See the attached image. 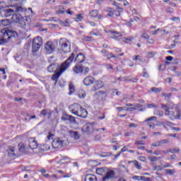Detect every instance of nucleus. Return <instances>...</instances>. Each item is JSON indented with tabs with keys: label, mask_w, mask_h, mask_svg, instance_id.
I'll use <instances>...</instances> for the list:
<instances>
[{
	"label": "nucleus",
	"mask_w": 181,
	"mask_h": 181,
	"mask_svg": "<svg viewBox=\"0 0 181 181\" xmlns=\"http://www.w3.org/2000/svg\"><path fill=\"white\" fill-rule=\"evenodd\" d=\"M74 57H76V53L72 52L70 57L61 64L59 70L56 71L55 74L52 76V80L53 81H57L60 76H62V74L71 66V63L74 61Z\"/></svg>",
	"instance_id": "nucleus-1"
},
{
	"label": "nucleus",
	"mask_w": 181,
	"mask_h": 181,
	"mask_svg": "<svg viewBox=\"0 0 181 181\" xmlns=\"http://www.w3.org/2000/svg\"><path fill=\"white\" fill-rule=\"evenodd\" d=\"M23 11H26V8L22 6H18L13 8L1 9L0 11V16L2 18H9V16H12L15 12H23Z\"/></svg>",
	"instance_id": "nucleus-2"
},
{
	"label": "nucleus",
	"mask_w": 181,
	"mask_h": 181,
	"mask_svg": "<svg viewBox=\"0 0 181 181\" xmlns=\"http://www.w3.org/2000/svg\"><path fill=\"white\" fill-rule=\"evenodd\" d=\"M97 175L105 176L103 177V181L110 180L115 176V172L114 170H109L108 168H99L96 169Z\"/></svg>",
	"instance_id": "nucleus-3"
},
{
	"label": "nucleus",
	"mask_w": 181,
	"mask_h": 181,
	"mask_svg": "<svg viewBox=\"0 0 181 181\" xmlns=\"http://www.w3.org/2000/svg\"><path fill=\"white\" fill-rule=\"evenodd\" d=\"M11 19L13 22H15V23H19L21 28L25 30V32L29 31V24L26 23V22L23 21V18H22V16H21V14L13 13L11 17Z\"/></svg>",
	"instance_id": "nucleus-4"
},
{
	"label": "nucleus",
	"mask_w": 181,
	"mask_h": 181,
	"mask_svg": "<svg viewBox=\"0 0 181 181\" xmlns=\"http://www.w3.org/2000/svg\"><path fill=\"white\" fill-rule=\"evenodd\" d=\"M175 107L173 103H170V106L161 104V108L165 111V115L169 117L170 119H177V115H175V112L170 111Z\"/></svg>",
	"instance_id": "nucleus-5"
},
{
	"label": "nucleus",
	"mask_w": 181,
	"mask_h": 181,
	"mask_svg": "<svg viewBox=\"0 0 181 181\" xmlns=\"http://www.w3.org/2000/svg\"><path fill=\"white\" fill-rule=\"evenodd\" d=\"M59 46H60L61 50L64 52V53H69L71 47V45L70 44V42L65 38H61L59 40Z\"/></svg>",
	"instance_id": "nucleus-6"
},
{
	"label": "nucleus",
	"mask_w": 181,
	"mask_h": 181,
	"mask_svg": "<svg viewBox=\"0 0 181 181\" xmlns=\"http://www.w3.org/2000/svg\"><path fill=\"white\" fill-rule=\"evenodd\" d=\"M43 45V40H42L41 37H36L33 39V52L36 53V52L39 51L40 47Z\"/></svg>",
	"instance_id": "nucleus-7"
},
{
	"label": "nucleus",
	"mask_w": 181,
	"mask_h": 181,
	"mask_svg": "<svg viewBox=\"0 0 181 181\" xmlns=\"http://www.w3.org/2000/svg\"><path fill=\"white\" fill-rule=\"evenodd\" d=\"M94 122L87 123L82 127V132L85 134V135H90L92 132H94Z\"/></svg>",
	"instance_id": "nucleus-8"
},
{
	"label": "nucleus",
	"mask_w": 181,
	"mask_h": 181,
	"mask_svg": "<svg viewBox=\"0 0 181 181\" xmlns=\"http://www.w3.org/2000/svg\"><path fill=\"white\" fill-rule=\"evenodd\" d=\"M64 145V140L62 138H56L52 141V148L54 149H60V148H63Z\"/></svg>",
	"instance_id": "nucleus-9"
},
{
	"label": "nucleus",
	"mask_w": 181,
	"mask_h": 181,
	"mask_svg": "<svg viewBox=\"0 0 181 181\" xmlns=\"http://www.w3.org/2000/svg\"><path fill=\"white\" fill-rule=\"evenodd\" d=\"M1 33H2L4 37H7L8 39H11V37H13L16 35L15 31L6 28L1 30Z\"/></svg>",
	"instance_id": "nucleus-10"
},
{
	"label": "nucleus",
	"mask_w": 181,
	"mask_h": 181,
	"mask_svg": "<svg viewBox=\"0 0 181 181\" xmlns=\"http://www.w3.org/2000/svg\"><path fill=\"white\" fill-rule=\"evenodd\" d=\"M107 33L110 35L111 39L115 40H121L122 35L119 32L115 31L114 30H109Z\"/></svg>",
	"instance_id": "nucleus-11"
},
{
	"label": "nucleus",
	"mask_w": 181,
	"mask_h": 181,
	"mask_svg": "<svg viewBox=\"0 0 181 181\" xmlns=\"http://www.w3.org/2000/svg\"><path fill=\"white\" fill-rule=\"evenodd\" d=\"M95 81V78H94V77H93L91 76H86L83 80V83L84 86H93V84H94Z\"/></svg>",
	"instance_id": "nucleus-12"
},
{
	"label": "nucleus",
	"mask_w": 181,
	"mask_h": 181,
	"mask_svg": "<svg viewBox=\"0 0 181 181\" xmlns=\"http://www.w3.org/2000/svg\"><path fill=\"white\" fill-rule=\"evenodd\" d=\"M80 108H81V105L78 103H74V105L69 106V111L76 115V114H78V110Z\"/></svg>",
	"instance_id": "nucleus-13"
},
{
	"label": "nucleus",
	"mask_w": 181,
	"mask_h": 181,
	"mask_svg": "<svg viewBox=\"0 0 181 181\" xmlns=\"http://www.w3.org/2000/svg\"><path fill=\"white\" fill-rule=\"evenodd\" d=\"M45 48L48 54H52V53L54 52L55 47L54 45H53V43H52L51 42H47L45 45Z\"/></svg>",
	"instance_id": "nucleus-14"
},
{
	"label": "nucleus",
	"mask_w": 181,
	"mask_h": 181,
	"mask_svg": "<svg viewBox=\"0 0 181 181\" xmlns=\"http://www.w3.org/2000/svg\"><path fill=\"white\" fill-rule=\"evenodd\" d=\"M27 144L30 149H36L37 148V142L33 138L29 139Z\"/></svg>",
	"instance_id": "nucleus-15"
},
{
	"label": "nucleus",
	"mask_w": 181,
	"mask_h": 181,
	"mask_svg": "<svg viewBox=\"0 0 181 181\" xmlns=\"http://www.w3.org/2000/svg\"><path fill=\"white\" fill-rule=\"evenodd\" d=\"M75 115H77V117H81V118H87L88 112L86 109L81 106V108L78 110V114H76Z\"/></svg>",
	"instance_id": "nucleus-16"
},
{
	"label": "nucleus",
	"mask_w": 181,
	"mask_h": 181,
	"mask_svg": "<svg viewBox=\"0 0 181 181\" xmlns=\"http://www.w3.org/2000/svg\"><path fill=\"white\" fill-rule=\"evenodd\" d=\"M165 144H169V139H163L160 140L156 143H153L151 144V146L158 148L159 146H162V145H165Z\"/></svg>",
	"instance_id": "nucleus-17"
},
{
	"label": "nucleus",
	"mask_w": 181,
	"mask_h": 181,
	"mask_svg": "<svg viewBox=\"0 0 181 181\" xmlns=\"http://www.w3.org/2000/svg\"><path fill=\"white\" fill-rule=\"evenodd\" d=\"M104 85L103 84L102 81L100 80H98L96 81H95V84L92 88L93 91H97V90H100V88H102V87Z\"/></svg>",
	"instance_id": "nucleus-18"
},
{
	"label": "nucleus",
	"mask_w": 181,
	"mask_h": 181,
	"mask_svg": "<svg viewBox=\"0 0 181 181\" xmlns=\"http://www.w3.org/2000/svg\"><path fill=\"white\" fill-rule=\"evenodd\" d=\"M83 70H84V66L77 64L73 68V71L75 74H80V73H83Z\"/></svg>",
	"instance_id": "nucleus-19"
},
{
	"label": "nucleus",
	"mask_w": 181,
	"mask_h": 181,
	"mask_svg": "<svg viewBox=\"0 0 181 181\" xmlns=\"http://www.w3.org/2000/svg\"><path fill=\"white\" fill-rule=\"evenodd\" d=\"M84 60H86V57L81 53L78 54L75 58V62L77 63H83Z\"/></svg>",
	"instance_id": "nucleus-20"
},
{
	"label": "nucleus",
	"mask_w": 181,
	"mask_h": 181,
	"mask_svg": "<svg viewBox=\"0 0 181 181\" xmlns=\"http://www.w3.org/2000/svg\"><path fill=\"white\" fill-rule=\"evenodd\" d=\"M85 181H97V177L94 175H87L85 177Z\"/></svg>",
	"instance_id": "nucleus-21"
},
{
	"label": "nucleus",
	"mask_w": 181,
	"mask_h": 181,
	"mask_svg": "<svg viewBox=\"0 0 181 181\" xmlns=\"http://www.w3.org/2000/svg\"><path fill=\"white\" fill-rule=\"evenodd\" d=\"M70 136L71 138H74L76 140L80 139V134L77 132H74L73 130L69 131Z\"/></svg>",
	"instance_id": "nucleus-22"
},
{
	"label": "nucleus",
	"mask_w": 181,
	"mask_h": 181,
	"mask_svg": "<svg viewBox=\"0 0 181 181\" xmlns=\"http://www.w3.org/2000/svg\"><path fill=\"white\" fill-rule=\"evenodd\" d=\"M118 56L119 55H114L112 53L106 54L104 55V57H107V59H115V61L118 60Z\"/></svg>",
	"instance_id": "nucleus-23"
},
{
	"label": "nucleus",
	"mask_w": 181,
	"mask_h": 181,
	"mask_svg": "<svg viewBox=\"0 0 181 181\" xmlns=\"http://www.w3.org/2000/svg\"><path fill=\"white\" fill-rule=\"evenodd\" d=\"M8 153L10 158H13L15 156V147H9Z\"/></svg>",
	"instance_id": "nucleus-24"
},
{
	"label": "nucleus",
	"mask_w": 181,
	"mask_h": 181,
	"mask_svg": "<svg viewBox=\"0 0 181 181\" xmlns=\"http://www.w3.org/2000/svg\"><path fill=\"white\" fill-rule=\"evenodd\" d=\"M8 25H11V21L9 19L2 20L0 22V26H8Z\"/></svg>",
	"instance_id": "nucleus-25"
},
{
	"label": "nucleus",
	"mask_w": 181,
	"mask_h": 181,
	"mask_svg": "<svg viewBox=\"0 0 181 181\" xmlns=\"http://www.w3.org/2000/svg\"><path fill=\"white\" fill-rule=\"evenodd\" d=\"M160 125H163L165 128L167 127H173V123L169 122V121H164L160 122Z\"/></svg>",
	"instance_id": "nucleus-26"
},
{
	"label": "nucleus",
	"mask_w": 181,
	"mask_h": 181,
	"mask_svg": "<svg viewBox=\"0 0 181 181\" xmlns=\"http://www.w3.org/2000/svg\"><path fill=\"white\" fill-rule=\"evenodd\" d=\"M162 97H165V101H169V98H172V93H163Z\"/></svg>",
	"instance_id": "nucleus-27"
},
{
	"label": "nucleus",
	"mask_w": 181,
	"mask_h": 181,
	"mask_svg": "<svg viewBox=\"0 0 181 181\" xmlns=\"http://www.w3.org/2000/svg\"><path fill=\"white\" fill-rule=\"evenodd\" d=\"M56 65L54 64H51L47 69V71L49 73H53L54 71V68Z\"/></svg>",
	"instance_id": "nucleus-28"
},
{
	"label": "nucleus",
	"mask_w": 181,
	"mask_h": 181,
	"mask_svg": "<svg viewBox=\"0 0 181 181\" xmlns=\"http://www.w3.org/2000/svg\"><path fill=\"white\" fill-rule=\"evenodd\" d=\"M151 91L152 93H156V94H158V93H160V91H162V88L153 87L151 88Z\"/></svg>",
	"instance_id": "nucleus-29"
},
{
	"label": "nucleus",
	"mask_w": 181,
	"mask_h": 181,
	"mask_svg": "<svg viewBox=\"0 0 181 181\" xmlns=\"http://www.w3.org/2000/svg\"><path fill=\"white\" fill-rule=\"evenodd\" d=\"M75 89H74V85H73V83H69V95H71V94H73V93H74Z\"/></svg>",
	"instance_id": "nucleus-30"
},
{
	"label": "nucleus",
	"mask_w": 181,
	"mask_h": 181,
	"mask_svg": "<svg viewBox=\"0 0 181 181\" xmlns=\"http://www.w3.org/2000/svg\"><path fill=\"white\" fill-rule=\"evenodd\" d=\"M86 95L87 94H86V92L83 90H80L78 94L79 98H86Z\"/></svg>",
	"instance_id": "nucleus-31"
},
{
	"label": "nucleus",
	"mask_w": 181,
	"mask_h": 181,
	"mask_svg": "<svg viewBox=\"0 0 181 181\" xmlns=\"http://www.w3.org/2000/svg\"><path fill=\"white\" fill-rule=\"evenodd\" d=\"M156 54H157L156 52H148L147 53V57L148 59H152V57H155Z\"/></svg>",
	"instance_id": "nucleus-32"
},
{
	"label": "nucleus",
	"mask_w": 181,
	"mask_h": 181,
	"mask_svg": "<svg viewBox=\"0 0 181 181\" xmlns=\"http://www.w3.org/2000/svg\"><path fill=\"white\" fill-rule=\"evenodd\" d=\"M90 15L92 18H97V16H98V11L93 10L90 11Z\"/></svg>",
	"instance_id": "nucleus-33"
},
{
	"label": "nucleus",
	"mask_w": 181,
	"mask_h": 181,
	"mask_svg": "<svg viewBox=\"0 0 181 181\" xmlns=\"http://www.w3.org/2000/svg\"><path fill=\"white\" fill-rule=\"evenodd\" d=\"M165 172L167 173V175H174V173H176V170L165 169Z\"/></svg>",
	"instance_id": "nucleus-34"
},
{
	"label": "nucleus",
	"mask_w": 181,
	"mask_h": 181,
	"mask_svg": "<svg viewBox=\"0 0 181 181\" xmlns=\"http://www.w3.org/2000/svg\"><path fill=\"white\" fill-rule=\"evenodd\" d=\"M118 9H119L118 11H113L114 12V18H115V16L116 17L119 16L121 15V12H122V11H123L122 8H119V7H118Z\"/></svg>",
	"instance_id": "nucleus-35"
},
{
	"label": "nucleus",
	"mask_w": 181,
	"mask_h": 181,
	"mask_svg": "<svg viewBox=\"0 0 181 181\" xmlns=\"http://www.w3.org/2000/svg\"><path fill=\"white\" fill-rule=\"evenodd\" d=\"M178 152H180V149L177 147H175L174 148H170V153H177Z\"/></svg>",
	"instance_id": "nucleus-36"
},
{
	"label": "nucleus",
	"mask_w": 181,
	"mask_h": 181,
	"mask_svg": "<svg viewBox=\"0 0 181 181\" xmlns=\"http://www.w3.org/2000/svg\"><path fill=\"white\" fill-rule=\"evenodd\" d=\"M71 115H63L62 117H61L62 121H69Z\"/></svg>",
	"instance_id": "nucleus-37"
},
{
	"label": "nucleus",
	"mask_w": 181,
	"mask_h": 181,
	"mask_svg": "<svg viewBox=\"0 0 181 181\" xmlns=\"http://www.w3.org/2000/svg\"><path fill=\"white\" fill-rule=\"evenodd\" d=\"M109 13H107V16H108V18H114V11H112V9L110 8L108 10Z\"/></svg>",
	"instance_id": "nucleus-38"
},
{
	"label": "nucleus",
	"mask_w": 181,
	"mask_h": 181,
	"mask_svg": "<svg viewBox=\"0 0 181 181\" xmlns=\"http://www.w3.org/2000/svg\"><path fill=\"white\" fill-rule=\"evenodd\" d=\"M149 160H151V162H156V160H159L160 158L159 157H148Z\"/></svg>",
	"instance_id": "nucleus-39"
},
{
	"label": "nucleus",
	"mask_w": 181,
	"mask_h": 181,
	"mask_svg": "<svg viewBox=\"0 0 181 181\" xmlns=\"http://www.w3.org/2000/svg\"><path fill=\"white\" fill-rule=\"evenodd\" d=\"M83 73L85 76H87L90 73V69L88 67H83Z\"/></svg>",
	"instance_id": "nucleus-40"
},
{
	"label": "nucleus",
	"mask_w": 181,
	"mask_h": 181,
	"mask_svg": "<svg viewBox=\"0 0 181 181\" xmlns=\"http://www.w3.org/2000/svg\"><path fill=\"white\" fill-rule=\"evenodd\" d=\"M42 149H43V151H49L50 146L48 144H44V145H42Z\"/></svg>",
	"instance_id": "nucleus-41"
},
{
	"label": "nucleus",
	"mask_w": 181,
	"mask_h": 181,
	"mask_svg": "<svg viewBox=\"0 0 181 181\" xmlns=\"http://www.w3.org/2000/svg\"><path fill=\"white\" fill-rule=\"evenodd\" d=\"M51 139H53V134L49 132V134L47 136L46 141L47 142L48 141H50Z\"/></svg>",
	"instance_id": "nucleus-42"
},
{
	"label": "nucleus",
	"mask_w": 181,
	"mask_h": 181,
	"mask_svg": "<svg viewBox=\"0 0 181 181\" xmlns=\"http://www.w3.org/2000/svg\"><path fill=\"white\" fill-rule=\"evenodd\" d=\"M69 121H70V122H71V124H76V118H74V117L73 116H69Z\"/></svg>",
	"instance_id": "nucleus-43"
},
{
	"label": "nucleus",
	"mask_w": 181,
	"mask_h": 181,
	"mask_svg": "<svg viewBox=\"0 0 181 181\" xmlns=\"http://www.w3.org/2000/svg\"><path fill=\"white\" fill-rule=\"evenodd\" d=\"M138 127H139L138 124H135V123H129V128H138Z\"/></svg>",
	"instance_id": "nucleus-44"
},
{
	"label": "nucleus",
	"mask_w": 181,
	"mask_h": 181,
	"mask_svg": "<svg viewBox=\"0 0 181 181\" xmlns=\"http://www.w3.org/2000/svg\"><path fill=\"white\" fill-rule=\"evenodd\" d=\"M140 180L142 181H151V178L145 176H141Z\"/></svg>",
	"instance_id": "nucleus-45"
},
{
	"label": "nucleus",
	"mask_w": 181,
	"mask_h": 181,
	"mask_svg": "<svg viewBox=\"0 0 181 181\" xmlns=\"http://www.w3.org/2000/svg\"><path fill=\"white\" fill-rule=\"evenodd\" d=\"M83 19V16L81 14L76 15V22H80Z\"/></svg>",
	"instance_id": "nucleus-46"
},
{
	"label": "nucleus",
	"mask_w": 181,
	"mask_h": 181,
	"mask_svg": "<svg viewBox=\"0 0 181 181\" xmlns=\"http://www.w3.org/2000/svg\"><path fill=\"white\" fill-rule=\"evenodd\" d=\"M18 146H19V151H23V149H25V146L23 145V143H20L18 144Z\"/></svg>",
	"instance_id": "nucleus-47"
},
{
	"label": "nucleus",
	"mask_w": 181,
	"mask_h": 181,
	"mask_svg": "<svg viewBox=\"0 0 181 181\" xmlns=\"http://www.w3.org/2000/svg\"><path fill=\"white\" fill-rule=\"evenodd\" d=\"M148 121H156V117L153 116V117H148L145 120L146 122H148Z\"/></svg>",
	"instance_id": "nucleus-48"
},
{
	"label": "nucleus",
	"mask_w": 181,
	"mask_h": 181,
	"mask_svg": "<svg viewBox=\"0 0 181 181\" xmlns=\"http://www.w3.org/2000/svg\"><path fill=\"white\" fill-rule=\"evenodd\" d=\"M155 115H158V117H163V112L160 110H157L156 111Z\"/></svg>",
	"instance_id": "nucleus-49"
},
{
	"label": "nucleus",
	"mask_w": 181,
	"mask_h": 181,
	"mask_svg": "<svg viewBox=\"0 0 181 181\" xmlns=\"http://www.w3.org/2000/svg\"><path fill=\"white\" fill-rule=\"evenodd\" d=\"M170 21H172L173 22H180V18L173 17L170 18Z\"/></svg>",
	"instance_id": "nucleus-50"
},
{
	"label": "nucleus",
	"mask_w": 181,
	"mask_h": 181,
	"mask_svg": "<svg viewBox=\"0 0 181 181\" xmlns=\"http://www.w3.org/2000/svg\"><path fill=\"white\" fill-rule=\"evenodd\" d=\"M143 77H146V78H148V77H149V75L148 74V72H146V69H143Z\"/></svg>",
	"instance_id": "nucleus-51"
},
{
	"label": "nucleus",
	"mask_w": 181,
	"mask_h": 181,
	"mask_svg": "<svg viewBox=\"0 0 181 181\" xmlns=\"http://www.w3.org/2000/svg\"><path fill=\"white\" fill-rule=\"evenodd\" d=\"M156 105H155V103H151V104H148L147 105V108H156Z\"/></svg>",
	"instance_id": "nucleus-52"
},
{
	"label": "nucleus",
	"mask_w": 181,
	"mask_h": 181,
	"mask_svg": "<svg viewBox=\"0 0 181 181\" xmlns=\"http://www.w3.org/2000/svg\"><path fill=\"white\" fill-rule=\"evenodd\" d=\"M83 40H85V42H91L93 37H84Z\"/></svg>",
	"instance_id": "nucleus-53"
},
{
	"label": "nucleus",
	"mask_w": 181,
	"mask_h": 181,
	"mask_svg": "<svg viewBox=\"0 0 181 181\" xmlns=\"http://www.w3.org/2000/svg\"><path fill=\"white\" fill-rule=\"evenodd\" d=\"M47 21V22H57V18H56V17H52Z\"/></svg>",
	"instance_id": "nucleus-54"
},
{
	"label": "nucleus",
	"mask_w": 181,
	"mask_h": 181,
	"mask_svg": "<svg viewBox=\"0 0 181 181\" xmlns=\"http://www.w3.org/2000/svg\"><path fill=\"white\" fill-rule=\"evenodd\" d=\"M147 43L148 45H153V43H155V40L151 38V39H148L147 40Z\"/></svg>",
	"instance_id": "nucleus-55"
},
{
	"label": "nucleus",
	"mask_w": 181,
	"mask_h": 181,
	"mask_svg": "<svg viewBox=\"0 0 181 181\" xmlns=\"http://www.w3.org/2000/svg\"><path fill=\"white\" fill-rule=\"evenodd\" d=\"M105 67L107 69V70H113V67H112V65L110 64H107L105 65Z\"/></svg>",
	"instance_id": "nucleus-56"
},
{
	"label": "nucleus",
	"mask_w": 181,
	"mask_h": 181,
	"mask_svg": "<svg viewBox=\"0 0 181 181\" xmlns=\"http://www.w3.org/2000/svg\"><path fill=\"white\" fill-rule=\"evenodd\" d=\"M139 160H141V162H146V158L145 156H139Z\"/></svg>",
	"instance_id": "nucleus-57"
},
{
	"label": "nucleus",
	"mask_w": 181,
	"mask_h": 181,
	"mask_svg": "<svg viewBox=\"0 0 181 181\" xmlns=\"http://www.w3.org/2000/svg\"><path fill=\"white\" fill-rule=\"evenodd\" d=\"M41 115H43L44 117H46L47 115V110H42L40 112Z\"/></svg>",
	"instance_id": "nucleus-58"
},
{
	"label": "nucleus",
	"mask_w": 181,
	"mask_h": 181,
	"mask_svg": "<svg viewBox=\"0 0 181 181\" xmlns=\"http://www.w3.org/2000/svg\"><path fill=\"white\" fill-rule=\"evenodd\" d=\"M134 166L135 168H136V169H142V166H141V165H139L137 161H136V163H134Z\"/></svg>",
	"instance_id": "nucleus-59"
},
{
	"label": "nucleus",
	"mask_w": 181,
	"mask_h": 181,
	"mask_svg": "<svg viewBox=\"0 0 181 181\" xmlns=\"http://www.w3.org/2000/svg\"><path fill=\"white\" fill-rule=\"evenodd\" d=\"M173 71H174V73H175L176 76H177L178 77H180V76H181V72H180V71H176V68H175V69H173Z\"/></svg>",
	"instance_id": "nucleus-60"
},
{
	"label": "nucleus",
	"mask_w": 181,
	"mask_h": 181,
	"mask_svg": "<svg viewBox=\"0 0 181 181\" xmlns=\"http://www.w3.org/2000/svg\"><path fill=\"white\" fill-rule=\"evenodd\" d=\"M160 152H162L160 150L155 151L153 152V155H156V156H159V155H160Z\"/></svg>",
	"instance_id": "nucleus-61"
},
{
	"label": "nucleus",
	"mask_w": 181,
	"mask_h": 181,
	"mask_svg": "<svg viewBox=\"0 0 181 181\" xmlns=\"http://www.w3.org/2000/svg\"><path fill=\"white\" fill-rule=\"evenodd\" d=\"M132 179L134 180H141V176L135 175V176L132 177Z\"/></svg>",
	"instance_id": "nucleus-62"
},
{
	"label": "nucleus",
	"mask_w": 181,
	"mask_h": 181,
	"mask_svg": "<svg viewBox=\"0 0 181 181\" xmlns=\"http://www.w3.org/2000/svg\"><path fill=\"white\" fill-rule=\"evenodd\" d=\"M181 118V110L178 111L177 113V119H180Z\"/></svg>",
	"instance_id": "nucleus-63"
},
{
	"label": "nucleus",
	"mask_w": 181,
	"mask_h": 181,
	"mask_svg": "<svg viewBox=\"0 0 181 181\" xmlns=\"http://www.w3.org/2000/svg\"><path fill=\"white\" fill-rule=\"evenodd\" d=\"M141 37L143 39H149V36L148 35V34H144L141 35Z\"/></svg>",
	"instance_id": "nucleus-64"
}]
</instances>
